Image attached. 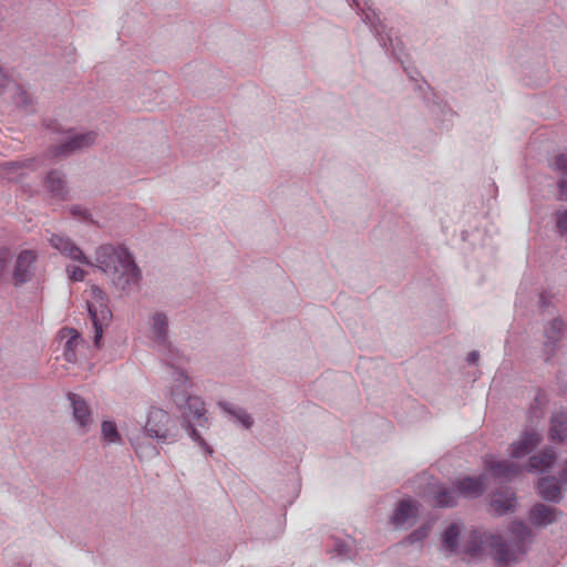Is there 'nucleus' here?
I'll return each instance as SVG.
<instances>
[{"label":"nucleus","mask_w":567,"mask_h":567,"mask_svg":"<svg viewBox=\"0 0 567 567\" xmlns=\"http://www.w3.org/2000/svg\"><path fill=\"white\" fill-rule=\"evenodd\" d=\"M91 266L111 276L114 285L122 290L136 284L141 278V270L132 254L122 245H101L96 248L95 261Z\"/></svg>","instance_id":"1"},{"label":"nucleus","mask_w":567,"mask_h":567,"mask_svg":"<svg viewBox=\"0 0 567 567\" xmlns=\"http://www.w3.org/2000/svg\"><path fill=\"white\" fill-rule=\"evenodd\" d=\"M173 401L176 406L182 411V426L188 432V435L202 446L208 454L213 453V449L206 443L196 430L193 421L197 422L198 426H207L208 419L206 417L205 403L200 398L190 395L185 389L183 392L173 391Z\"/></svg>","instance_id":"2"},{"label":"nucleus","mask_w":567,"mask_h":567,"mask_svg":"<svg viewBox=\"0 0 567 567\" xmlns=\"http://www.w3.org/2000/svg\"><path fill=\"white\" fill-rule=\"evenodd\" d=\"M512 538L505 539L496 534L493 539V558L499 567H506L518 560L519 555L526 553V544L532 539L530 528L523 522H513L511 524Z\"/></svg>","instance_id":"3"},{"label":"nucleus","mask_w":567,"mask_h":567,"mask_svg":"<svg viewBox=\"0 0 567 567\" xmlns=\"http://www.w3.org/2000/svg\"><path fill=\"white\" fill-rule=\"evenodd\" d=\"M144 431L148 437L161 442L175 441L178 434L176 423L172 416L158 408L150 410Z\"/></svg>","instance_id":"4"},{"label":"nucleus","mask_w":567,"mask_h":567,"mask_svg":"<svg viewBox=\"0 0 567 567\" xmlns=\"http://www.w3.org/2000/svg\"><path fill=\"white\" fill-rule=\"evenodd\" d=\"M96 136V133L93 131L78 133L74 130H68L63 132L60 143L51 146L49 152L54 157H68L78 151L93 145Z\"/></svg>","instance_id":"5"},{"label":"nucleus","mask_w":567,"mask_h":567,"mask_svg":"<svg viewBox=\"0 0 567 567\" xmlns=\"http://www.w3.org/2000/svg\"><path fill=\"white\" fill-rule=\"evenodd\" d=\"M35 260L37 255L30 249L22 250L18 255L12 272V281L16 287H20L32 280Z\"/></svg>","instance_id":"6"},{"label":"nucleus","mask_w":567,"mask_h":567,"mask_svg":"<svg viewBox=\"0 0 567 567\" xmlns=\"http://www.w3.org/2000/svg\"><path fill=\"white\" fill-rule=\"evenodd\" d=\"M87 309L94 328V344L100 348L103 329L110 324L112 312L109 309L107 301L87 302Z\"/></svg>","instance_id":"7"},{"label":"nucleus","mask_w":567,"mask_h":567,"mask_svg":"<svg viewBox=\"0 0 567 567\" xmlns=\"http://www.w3.org/2000/svg\"><path fill=\"white\" fill-rule=\"evenodd\" d=\"M48 240L54 249L59 250L65 257L84 265H92V261L71 238L59 234H50Z\"/></svg>","instance_id":"8"},{"label":"nucleus","mask_w":567,"mask_h":567,"mask_svg":"<svg viewBox=\"0 0 567 567\" xmlns=\"http://www.w3.org/2000/svg\"><path fill=\"white\" fill-rule=\"evenodd\" d=\"M564 327L565 324L563 320L560 318H555L549 321L548 327L545 328L544 336L546 340L543 346L545 362H548L555 355Z\"/></svg>","instance_id":"9"},{"label":"nucleus","mask_w":567,"mask_h":567,"mask_svg":"<svg viewBox=\"0 0 567 567\" xmlns=\"http://www.w3.org/2000/svg\"><path fill=\"white\" fill-rule=\"evenodd\" d=\"M492 537H496V534L473 530L468 539L465 544L464 553L473 558L480 557L483 555L486 547L489 548L491 555L493 556V539Z\"/></svg>","instance_id":"10"},{"label":"nucleus","mask_w":567,"mask_h":567,"mask_svg":"<svg viewBox=\"0 0 567 567\" xmlns=\"http://www.w3.org/2000/svg\"><path fill=\"white\" fill-rule=\"evenodd\" d=\"M419 505L416 501L409 498L400 501L391 517V523L396 528L411 526L417 516Z\"/></svg>","instance_id":"11"},{"label":"nucleus","mask_w":567,"mask_h":567,"mask_svg":"<svg viewBox=\"0 0 567 567\" xmlns=\"http://www.w3.org/2000/svg\"><path fill=\"white\" fill-rule=\"evenodd\" d=\"M542 440L543 437L538 432L526 430L523 435L512 444L511 456L514 458L526 456L540 444Z\"/></svg>","instance_id":"12"},{"label":"nucleus","mask_w":567,"mask_h":567,"mask_svg":"<svg viewBox=\"0 0 567 567\" xmlns=\"http://www.w3.org/2000/svg\"><path fill=\"white\" fill-rule=\"evenodd\" d=\"M152 341L156 347H169L168 319L164 312H156L151 319Z\"/></svg>","instance_id":"13"},{"label":"nucleus","mask_w":567,"mask_h":567,"mask_svg":"<svg viewBox=\"0 0 567 567\" xmlns=\"http://www.w3.org/2000/svg\"><path fill=\"white\" fill-rule=\"evenodd\" d=\"M68 399L70 401L72 413L75 422L82 429H86L92 423V411L87 402L79 394L69 392Z\"/></svg>","instance_id":"14"},{"label":"nucleus","mask_w":567,"mask_h":567,"mask_svg":"<svg viewBox=\"0 0 567 567\" xmlns=\"http://www.w3.org/2000/svg\"><path fill=\"white\" fill-rule=\"evenodd\" d=\"M457 494L465 497H478L484 492L485 475L477 477L465 476L453 482Z\"/></svg>","instance_id":"15"},{"label":"nucleus","mask_w":567,"mask_h":567,"mask_svg":"<svg viewBox=\"0 0 567 567\" xmlns=\"http://www.w3.org/2000/svg\"><path fill=\"white\" fill-rule=\"evenodd\" d=\"M538 495L550 503H559L563 499V493L558 480L548 475L540 477L537 483Z\"/></svg>","instance_id":"16"},{"label":"nucleus","mask_w":567,"mask_h":567,"mask_svg":"<svg viewBox=\"0 0 567 567\" xmlns=\"http://www.w3.org/2000/svg\"><path fill=\"white\" fill-rule=\"evenodd\" d=\"M44 187L52 197L65 199L68 196L65 175L61 171H50L44 178Z\"/></svg>","instance_id":"17"},{"label":"nucleus","mask_w":567,"mask_h":567,"mask_svg":"<svg viewBox=\"0 0 567 567\" xmlns=\"http://www.w3.org/2000/svg\"><path fill=\"white\" fill-rule=\"evenodd\" d=\"M516 504L515 493L511 489H501L493 494L491 507L493 512L498 515H505L514 511Z\"/></svg>","instance_id":"18"},{"label":"nucleus","mask_w":567,"mask_h":567,"mask_svg":"<svg viewBox=\"0 0 567 567\" xmlns=\"http://www.w3.org/2000/svg\"><path fill=\"white\" fill-rule=\"evenodd\" d=\"M486 468L494 477L512 480L522 472V467L512 461H486Z\"/></svg>","instance_id":"19"},{"label":"nucleus","mask_w":567,"mask_h":567,"mask_svg":"<svg viewBox=\"0 0 567 567\" xmlns=\"http://www.w3.org/2000/svg\"><path fill=\"white\" fill-rule=\"evenodd\" d=\"M556 508L537 503L530 508L529 519L535 526L545 527L556 520Z\"/></svg>","instance_id":"20"},{"label":"nucleus","mask_w":567,"mask_h":567,"mask_svg":"<svg viewBox=\"0 0 567 567\" xmlns=\"http://www.w3.org/2000/svg\"><path fill=\"white\" fill-rule=\"evenodd\" d=\"M556 452L553 447H545L538 454L529 457L528 471L544 473L548 471L555 463Z\"/></svg>","instance_id":"21"},{"label":"nucleus","mask_w":567,"mask_h":567,"mask_svg":"<svg viewBox=\"0 0 567 567\" xmlns=\"http://www.w3.org/2000/svg\"><path fill=\"white\" fill-rule=\"evenodd\" d=\"M549 439L554 442H564L567 439V411L553 413L549 424Z\"/></svg>","instance_id":"22"},{"label":"nucleus","mask_w":567,"mask_h":567,"mask_svg":"<svg viewBox=\"0 0 567 567\" xmlns=\"http://www.w3.org/2000/svg\"><path fill=\"white\" fill-rule=\"evenodd\" d=\"M462 532L461 525L453 523L446 527L442 535V549L446 551V556H451L457 553L458 538Z\"/></svg>","instance_id":"23"},{"label":"nucleus","mask_w":567,"mask_h":567,"mask_svg":"<svg viewBox=\"0 0 567 567\" xmlns=\"http://www.w3.org/2000/svg\"><path fill=\"white\" fill-rule=\"evenodd\" d=\"M218 405L246 430H249L254 425L252 416L245 409L224 401L218 402Z\"/></svg>","instance_id":"24"},{"label":"nucleus","mask_w":567,"mask_h":567,"mask_svg":"<svg viewBox=\"0 0 567 567\" xmlns=\"http://www.w3.org/2000/svg\"><path fill=\"white\" fill-rule=\"evenodd\" d=\"M164 361L177 373L181 365L184 363L185 355L169 341V347H156Z\"/></svg>","instance_id":"25"},{"label":"nucleus","mask_w":567,"mask_h":567,"mask_svg":"<svg viewBox=\"0 0 567 567\" xmlns=\"http://www.w3.org/2000/svg\"><path fill=\"white\" fill-rule=\"evenodd\" d=\"M61 332L69 334V340L64 346V359L73 363L76 361L75 349L83 342V339L74 328H64Z\"/></svg>","instance_id":"26"},{"label":"nucleus","mask_w":567,"mask_h":567,"mask_svg":"<svg viewBox=\"0 0 567 567\" xmlns=\"http://www.w3.org/2000/svg\"><path fill=\"white\" fill-rule=\"evenodd\" d=\"M35 159L34 158H28V159H23V161H10V162H6V163H2L0 165V171L2 173V175L9 179H13L14 178V174L19 175L18 173L21 171V169H25V168H32L33 167V164H34Z\"/></svg>","instance_id":"27"},{"label":"nucleus","mask_w":567,"mask_h":567,"mask_svg":"<svg viewBox=\"0 0 567 567\" xmlns=\"http://www.w3.org/2000/svg\"><path fill=\"white\" fill-rule=\"evenodd\" d=\"M434 498L440 507H453L457 504V492L454 486L453 488L440 486Z\"/></svg>","instance_id":"28"},{"label":"nucleus","mask_w":567,"mask_h":567,"mask_svg":"<svg viewBox=\"0 0 567 567\" xmlns=\"http://www.w3.org/2000/svg\"><path fill=\"white\" fill-rule=\"evenodd\" d=\"M130 442H131L132 446L134 447L136 455L141 458H144V457L152 458V457H155L158 455V450L156 449V446H154L152 444H144V443L140 442L138 437L132 436L130 439Z\"/></svg>","instance_id":"29"},{"label":"nucleus","mask_w":567,"mask_h":567,"mask_svg":"<svg viewBox=\"0 0 567 567\" xmlns=\"http://www.w3.org/2000/svg\"><path fill=\"white\" fill-rule=\"evenodd\" d=\"M103 439L109 443H117L121 441L116 424L112 421H104L101 426Z\"/></svg>","instance_id":"30"},{"label":"nucleus","mask_w":567,"mask_h":567,"mask_svg":"<svg viewBox=\"0 0 567 567\" xmlns=\"http://www.w3.org/2000/svg\"><path fill=\"white\" fill-rule=\"evenodd\" d=\"M174 377V384L172 386V391H171V396L173 398V391L176 389L177 392H183V390L185 389L186 391H188V388L190 385V381L188 379V377L184 373L183 370H178L177 373H174L173 374Z\"/></svg>","instance_id":"31"},{"label":"nucleus","mask_w":567,"mask_h":567,"mask_svg":"<svg viewBox=\"0 0 567 567\" xmlns=\"http://www.w3.org/2000/svg\"><path fill=\"white\" fill-rule=\"evenodd\" d=\"M11 259H12V254H11L10 248H8L6 246H1L0 247V280L7 279L6 270H7L8 264L11 261Z\"/></svg>","instance_id":"32"},{"label":"nucleus","mask_w":567,"mask_h":567,"mask_svg":"<svg viewBox=\"0 0 567 567\" xmlns=\"http://www.w3.org/2000/svg\"><path fill=\"white\" fill-rule=\"evenodd\" d=\"M429 534V527L427 526H421L419 528H416L415 530H413L411 534H409L406 536V538L404 539V543L405 544H415V543H421L424 538H426Z\"/></svg>","instance_id":"33"},{"label":"nucleus","mask_w":567,"mask_h":567,"mask_svg":"<svg viewBox=\"0 0 567 567\" xmlns=\"http://www.w3.org/2000/svg\"><path fill=\"white\" fill-rule=\"evenodd\" d=\"M13 99L18 105H21L24 107L32 105V96L28 93V91H25L23 87H21L19 85L16 87V93H14Z\"/></svg>","instance_id":"34"},{"label":"nucleus","mask_w":567,"mask_h":567,"mask_svg":"<svg viewBox=\"0 0 567 567\" xmlns=\"http://www.w3.org/2000/svg\"><path fill=\"white\" fill-rule=\"evenodd\" d=\"M107 301L105 292L97 286H92L90 290V300L87 302H104Z\"/></svg>","instance_id":"35"},{"label":"nucleus","mask_w":567,"mask_h":567,"mask_svg":"<svg viewBox=\"0 0 567 567\" xmlns=\"http://www.w3.org/2000/svg\"><path fill=\"white\" fill-rule=\"evenodd\" d=\"M66 271L69 274V278L74 281H82L86 274L82 268L78 266L68 267Z\"/></svg>","instance_id":"36"},{"label":"nucleus","mask_w":567,"mask_h":567,"mask_svg":"<svg viewBox=\"0 0 567 567\" xmlns=\"http://www.w3.org/2000/svg\"><path fill=\"white\" fill-rule=\"evenodd\" d=\"M554 164L556 169L567 175V153L557 155L555 157Z\"/></svg>","instance_id":"37"},{"label":"nucleus","mask_w":567,"mask_h":567,"mask_svg":"<svg viewBox=\"0 0 567 567\" xmlns=\"http://www.w3.org/2000/svg\"><path fill=\"white\" fill-rule=\"evenodd\" d=\"M547 402L546 395L542 392H538V394L535 396L534 405L530 408V412L538 416L536 409H542L543 405H545Z\"/></svg>","instance_id":"38"},{"label":"nucleus","mask_w":567,"mask_h":567,"mask_svg":"<svg viewBox=\"0 0 567 567\" xmlns=\"http://www.w3.org/2000/svg\"><path fill=\"white\" fill-rule=\"evenodd\" d=\"M70 213L72 216L81 218V219H86L90 215L85 208H83L79 205L72 206L70 208Z\"/></svg>","instance_id":"39"},{"label":"nucleus","mask_w":567,"mask_h":567,"mask_svg":"<svg viewBox=\"0 0 567 567\" xmlns=\"http://www.w3.org/2000/svg\"><path fill=\"white\" fill-rule=\"evenodd\" d=\"M558 190L560 197L567 200V177H564L558 182Z\"/></svg>","instance_id":"40"},{"label":"nucleus","mask_w":567,"mask_h":567,"mask_svg":"<svg viewBox=\"0 0 567 567\" xmlns=\"http://www.w3.org/2000/svg\"><path fill=\"white\" fill-rule=\"evenodd\" d=\"M362 20L365 22V23H369L372 29L374 30V32L377 33V35H380L381 34V30L379 29L378 25L374 24V21L371 19V16L369 13H364Z\"/></svg>","instance_id":"41"},{"label":"nucleus","mask_w":567,"mask_h":567,"mask_svg":"<svg viewBox=\"0 0 567 567\" xmlns=\"http://www.w3.org/2000/svg\"><path fill=\"white\" fill-rule=\"evenodd\" d=\"M336 550L340 556H348L350 549L344 543H338L336 546Z\"/></svg>","instance_id":"42"},{"label":"nucleus","mask_w":567,"mask_h":567,"mask_svg":"<svg viewBox=\"0 0 567 567\" xmlns=\"http://www.w3.org/2000/svg\"><path fill=\"white\" fill-rule=\"evenodd\" d=\"M478 359H480L478 351H472L467 355V361H468V363H472V364L476 363L478 361Z\"/></svg>","instance_id":"43"},{"label":"nucleus","mask_w":567,"mask_h":567,"mask_svg":"<svg viewBox=\"0 0 567 567\" xmlns=\"http://www.w3.org/2000/svg\"><path fill=\"white\" fill-rule=\"evenodd\" d=\"M560 482L564 485H567V460L565 461L563 470L560 472Z\"/></svg>","instance_id":"44"},{"label":"nucleus","mask_w":567,"mask_h":567,"mask_svg":"<svg viewBox=\"0 0 567 567\" xmlns=\"http://www.w3.org/2000/svg\"><path fill=\"white\" fill-rule=\"evenodd\" d=\"M539 305H540V307H543V308H546V307H548V306H549V301H548L547 297H546L544 293H542V295L539 296Z\"/></svg>","instance_id":"45"},{"label":"nucleus","mask_w":567,"mask_h":567,"mask_svg":"<svg viewBox=\"0 0 567 567\" xmlns=\"http://www.w3.org/2000/svg\"><path fill=\"white\" fill-rule=\"evenodd\" d=\"M3 6L0 4V21H2L4 19V16H3Z\"/></svg>","instance_id":"46"},{"label":"nucleus","mask_w":567,"mask_h":567,"mask_svg":"<svg viewBox=\"0 0 567 567\" xmlns=\"http://www.w3.org/2000/svg\"><path fill=\"white\" fill-rule=\"evenodd\" d=\"M380 42H381V44H382L384 48L386 47V43H385V41H384V39H383V38H381V39H380Z\"/></svg>","instance_id":"47"}]
</instances>
